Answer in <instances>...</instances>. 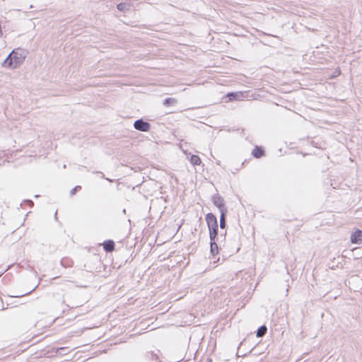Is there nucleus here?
<instances>
[{
	"instance_id": "obj_15",
	"label": "nucleus",
	"mask_w": 362,
	"mask_h": 362,
	"mask_svg": "<svg viewBox=\"0 0 362 362\" xmlns=\"http://www.w3.org/2000/svg\"><path fill=\"white\" fill-rule=\"evenodd\" d=\"M176 103L177 101L175 98H168L163 101V105L165 106H169L175 104Z\"/></svg>"
},
{
	"instance_id": "obj_10",
	"label": "nucleus",
	"mask_w": 362,
	"mask_h": 362,
	"mask_svg": "<svg viewBox=\"0 0 362 362\" xmlns=\"http://www.w3.org/2000/svg\"><path fill=\"white\" fill-rule=\"evenodd\" d=\"M190 162L194 165H198L201 163V159L199 156L196 155H192L190 158Z\"/></svg>"
},
{
	"instance_id": "obj_5",
	"label": "nucleus",
	"mask_w": 362,
	"mask_h": 362,
	"mask_svg": "<svg viewBox=\"0 0 362 362\" xmlns=\"http://www.w3.org/2000/svg\"><path fill=\"white\" fill-rule=\"evenodd\" d=\"M206 221L209 228L217 227L218 226L216 217L211 213H209L206 215Z\"/></svg>"
},
{
	"instance_id": "obj_7",
	"label": "nucleus",
	"mask_w": 362,
	"mask_h": 362,
	"mask_svg": "<svg viewBox=\"0 0 362 362\" xmlns=\"http://www.w3.org/2000/svg\"><path fill=\"white\" fill-rule=\"evenodd\" d=\"M209 228L210 239H211V241H213V240H214V239L217 236V234H218V226L217 227H211V228Z\"/></svg>"
},
{
	"instance_id": "obj_3",
	"label": "nucleus",
	"mask_w": 362,
	"mask_h": 362,
	"mask_svg": "<svg viewBox=\"0 0 362 362\" xmlns=\"http://www.w3.org/2000/svg\"><path fill=\"white\" fill-rule=\"evenodd\" d=\"M212 201L214 204L218 208L220 212L227 211V209L224 205V200L221 196L218 194L214 196Z\"/></svg>"
},
{
	"instance_id": "obj_11",
	"label": "nucleus",
	"mask_w": 362,
	"mask_h": 362,
	"mask_svg": "<svg viewBox=\"0 0 362 362\" xmlns=\"http://www.w3.org/2000/svg\"><path fill=\"white\" fill-rule=\"evenodd\" d=\"M226 211L221 212L220 216V227L224 228L226 227Z\"/></svg>"
},
{
	"instance_id": "obj_14",
	"label": "nucleus",
	"mask_w": 362,
	"mask_h": 362,
	"mask_svg": "<svg viewBox=\"0 0 362 362\" xmlns=\"http://www.w3.org/2000/svg\"><path fill=\"white\" fill-rule=\"evenodd\" d=\"M242 93H230L228 94V97L229 98L230 100L238 99L240 97L242 96Z\"/></svg>"
},
{
	"instance_id": "obj_16",
	"label": "nucleus",
	"mask_w": 362,
	"mask_h": 362,
	"mask_svg": "<svg viewBox=\"0 0 362 362\" xmlns=\"http://www.w3.org/2000/svg\"><path fill=\"white\" fill-rule=\"evenodd\" d=\"M81 189V186H76V187H75L74 188H73V189L71 190V192H70V194H71V196H73L74 194H75V193L76 192V191H77V190H79V189Z\"/></svg>"
},
{
	"instance_id": "obj_1",
	"label": "nucleus",
	"mask_w": 362,
	"mask_h": 362,
	"mask_svg": "<svg viewBox=\"0 0 362 362\" xmlns=\"http://www.w3.org/2000/svg\"><path fill=\"white\" fill-rule=\"evenodd\" d=\"M26 51L21 49H14L4 59L2 66L14 69L19 67L26 58Z\"/></svg>"
},
{
	"instance_id": "obj_13",
	"label": "nucleus",
	"mask_w": 362,
	"mask_h": 362,
	"mask_svg": "<svg viewBox=\"0 0 362 362\" xmlns=\"http://www.w3.org/2000/svg\"><path fill=\"white\" fill-rule=\"evenodd\" d=\"M267 330V328L266 327V326L263 325V326L260 327L257 329V337H263V336L266 334Z\"/></svg>"
},
{
	"instance_id": "obj_8",
	"label": "nucleus",
	"mask_w": 362,
	"mask_h": 362,
	"mask_svg": "<svg viewBox=\"0 0 362 362\" xmlns=\"http://www.w3.org/2000/svg\"><path fill=\"white\" fill-rule=\"evenodd\" d=\"M264 151L259 147H255L252 151V155L257 158H259L263 156Z\"/></svg>"
},
{
	"instance_id": "obj_6",
	"label": "nucleus",
	"mask_w": 362,
	"mask_h": 362,
	"mask_svg": "<svg viewBox=\"0 0 362 362\" xmlns=\"http://www.w3.org/2000/svg\"><path fill=\"white\" fill-rule=\"evenodd\" d=\"M103 248L106 252H112L115 249V243L112 240L105 241Z\"/></svg>"
},
{
	"instance_id": "obj_4",
	"label": "nucleus",
	"mask_w": 362,
	"mask_h": 362,
	"mask_svg": "<svg viewBox=\"0 0 362 362\" xmlns=\"http://www.w3.org/2000/svg\"><path fill=\"white\" fill-rule=\"evenodd\" d=\"M351 241L354 244L362 243V230H358L351 235Z\"/></svg>"
},
{
	"instance_id": "obj_9",
	"label": "nucleus",
	"mask_w": 362,
	"mask_h": 362,
	"mask_svg": "<svg viewBox=\"0 0 362 362\" xmlns=\"http://www.w3.org/2000/svg\"><path fill=\"white\" fill-rule=\"evenodd\" d=\"M130 4L127 2H122L117 6V8L120 11H124L129 8Z\"/></svg>"
},
{
	"instance_id": "obj_2",
	"label": "nucleus",
	"mask_w": 362,
	"mask_h": 362,
	"mask_svg": "<svg viewBox=\"0 0 362 362\" xmlns=\"http://www.w3.org/2000/svg\"><path fill=\"white\" fill-rule=\"evenodd\" d=\"M134 127L139 131L148 132L150 129V124L147 122H144L141 119L134 122Z\"/></svg>"
},
{
	"instance_id": "obj_12",
	"label": "nucleus",
	"mask_w": 362,
	"mask_h": 362,
	"mask_svg": "<svg viewBox=\"0 0 362 362\" xmlns=\"http://www.w3.org/2000/svg\"><path fill=\"white\" fill-rule=\"evenodd\" d=\"M211 252L213 255H215L218 252V245L214 240L211 241Z\"/></svg>"
}]
</instances>
